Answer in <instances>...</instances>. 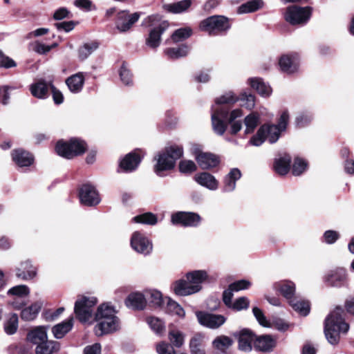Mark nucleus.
Returning <instances> with one entry per match:
<instances>
[{
    "instance_id": "1",
    "label": "nucleus",
    "mask_w": 354,
    "mask_h": 354,
    "mask_svg": "<svg viewBox=\"0 0 354 354\" xmlns=\"http://www.w3.org/2000/svg\"><path fill=\"white\" fill-rule=\"evenodd\" d=\"M344 316L343 308L336 307L325 319V336L328 342L333 345L339 342L341 333H346L349 329V325L345 322Z\"/></svg>"
},
{
    "instance_id": "2",
    "label": "nucleus",
    "mask_w": 354,
    "mask_h": 354,
    "mask_svg": "<svg viewBox=\"0 0 354 354\" xmlns=\"http://www.w3.org/2000/svg\"><path fill=\"white\" fill-rule=\"evenodd\" d=\"M183 154V149L179 145H171L166 147L156 158L157 162L154 166V171L158 176H161L164 171L172 169L176 161Z\"/></svg>"
},
{
    "instance_id": "3",
    "label": "nucleus",
    "mask_w": 354,
    "mask_h": 354,
    "mask_svg": "<svg viewBox=\"0 0 354 354\" xmlns=\"http://www.w3.org/2000/svg\"><path fill=\"white\" fill-rule=\"evenodd\" d=\"M158 20V16L152 15L147 17L143 21L145 26H154L149 30L145 39L146 45L152 49H156L160 46L161 43V35L168 27V24L166 21H162L156 25V21Z\"/></svg>"
},
{
    "instance_id": "4",
    "label": "nucleus",
    "mask_w": 354,
    "mask_h": 354,
    "mask_svg": "<svg viewBox=\"0 0 354 354\" xmlns=\"http://www.w3.org/2000/svg\"><path fill=\"white\" fill-rule=\"evenodd\" d=\"M86 149V143L77 138L71 139L69 142L60 140L57 142L55 147L57 153L67 159H71L84 153Z\"/></svg>"
},
{
    "instance_id": "5",
    "label": "nucleus",
    "mask_w": 354,
    "mask_h": 354,
    "mask_svg": "<svg viewBox=\"0 0 354 354\" xmlns=\"http://www.w3.org/2000/svg\"><path fill=\"white\" fill-rule=\"evenodd\" d=\"M95 297L82 296L75 303L74 312L82 323L89 322L93 317V307L97 304Z\"/></svg>"
},
{
    "instance_id": "6",
    "label": "nucleus",
    "mask_w": 354,
    "mask_h": 354,
    "mask_svg": "<svg viewBox=\"0 0 354 354\" xmlns=\"http://www.w3.org/2000/svg\"><path fill=\"white\" fill-rule=\"evenodd\" d=\"M227 18L221 15H214L203 20L199 25L200 30L209 35H218L230 28Z\"/></svg>"
},
{
    "instance_id": "7",
    "label": "nucleus",
    "mask_w": 354,
    "mask_h": 354,
    "mask_svg": "<svg viewBox=\"0 0 354 354\" xmlns=\"http://www.w3.org/2000/svg\"><path fill=\"white\" fill-rule=\"evenodd\" d=\"M312 9L309 6H288L284 12L285 20L291 25L306 24L310 18Z\"/></svg>"
},
{
    "instance_id": "8",
    "label": "nucleus",
    "mask_w": 354,
    "mask_h": 354,
    "mask_svg": "<svg viewBox=\"0 0 354 354\" xmlns=\"http://www.w3.org/2000/svg\"><path fill=\"white\" fill-rule=\"evenodd\" d=\"M168 338L172 346L165 342H162L156 346V351L158 354H187L185 353H176L174 346L180 348L185 342L184 334L176 330H171L169 332Z\"/></svg>"
},
{
    "instance_id": "9",
    "label": "nucleus",
    "mask_w": 354,
    "mask_h": 354,
    "mask_svg": "<svg viewBox=\"0 0 354 354\" xmlns=\"http://www.w3.org/2000/svg\"><path fill=\"white\" fill-rule=\"evenodd\" d=\"M198 323L208 328L217 329L226 322V317L222 315L209 313L204 311L196 313Z\"/></svg>"
},
{
    "instance_id": "10",
    "label": "nucleus",
    "mask_w": 354,
    "mask_h": 354,
    "mask_svg": "<svg viewBox=\"0 0 354 354\" xmlns=\"http://www.w3.org/2000/svg\"><path fill=\"white\" fill-rule=\"evenodd\" d=\"M228 115V110L222 107L215 109L212 108V125L214 132L218 135L223 136L225 132L227 124L225 122V119Z\"/></svg>"
},
{
    "instance_id": "11",
    "label": "nucleus",
    "mask_w": 354,
    "mask_h": 354,
    "mask_svg": "<svg viewBox=\"0 0 354 354\" xmlns=\"http://www.w3.org/2000/svg\"><path fill=\"white\" fill-rule=\"evenodd\" d=\"M130 243L131 248L136 252L144 255L150 254L153 249L151 241L140 232L133 233Z\"/></svg>"
},
{
    "instance_id": "12",
    "label": "nucleus",
    "mask_w": 354,
    "mask_h": 354,
    "mask_svg": "<svg viewBox=\"0 0 354 354\" xmlns=\"http://www.w3.org/2000/svg\"><path fill=\"white\" fill-rule=\"evenodd\" d=\"M95 321L97 324L94 327V333L98 337L114 333L120 328V321L118 317L110 319H95Z\"/></svg>"
},
{
    "instance_id": "13",
    "label": "nucleus",
    "mask_w": 354,
    "mask_h": 354,
    "mask_svg": "<svg viewBox=\"0 0 354 354\" xmlns=\"http://www.w3.org/2000/svg\"><path fill=\"white\" fill-rule=\"evenodd\" d=\"M171 221L174 225L195 227L199 224L201 217L198 214L193 212H178L171 215Z\"/></svg>"
},
{
    "instance_id": "14",
    "label": "nucleus",
    "mask_w": 354,
    "mask_h": 354,
    "mask_svg": "<svg viewBox=\"0 0 354 354\" xmlns=\"http://www.w3.org/2000/svg\"><path fill=\"white\" fill-rule=\"evenodd\" d=\"M79 197L81 203L87 206H94L100 202L98 192L93 185L89 184H85L81 187Z\"/></svg>"
},
{
    "instance_id": "15",
    "label": "nucleus",
    "mask_w": 354,
    "mask_h": 354,
    "mask_svg": "<svg viewBox=\"0 0 354 354\" xmlns=\"http://www.w3.org/2000/svg\"><path fill=\"white\" fill-rule=\"evenodd\" d=\"M279 65L281 71L292 74L298 71L299 57L297 53L283 55L279 59Z\"/></svg>"
},
{
    "instance_id": "16",
    "label": "nucleus",
    "mask_w": 354,
    "mask_h": 354,
    "mask_svg": "<svg viewBox=\"0 0 354 354\" xmlns=\"http://www.w3.org/2000/svg\"><path fill=\"white\" fill-rule=\"evenodd\" d=\"M140 15L137 12L130 15L127 10H122L118 13L116 19V28L120 32H126L139 19Z\"/></svg>"
},
{
    "instance_id": "17",
    "label": "nucleus",
    "mask_w": 354,
    "mask_h": 354,
    "mask_svg": "<svg viewBox=\"0 0 354 354\" xmlns=\"http://www.w3.org/2000/svg\"><path fill=\"white\" fill-rule=\"evenodd\" d=\"M186 279L189 281L192 287H189V292H198L202 289V284L207 278L208 274L205 270H194L186 274Z\"/></svg>"
},
{
    "instance_id": "18",
    "label": "nucleus",
    "mask_w": 354,
    "mask_h": 354,
    "mask_svg": "<svg viewBox=\"0 0 354 354\" xmlns=\"http://www.w3.org/2000/svg\"><path fill=\"white\" fill-rule=\"evenodd\" d=\"M234 335L238 338L240 350L246 352L252 350V343L254 344L256 335L250 330L244 328Z\"/></svg>"
},
{
    "instance_id": "19",
    "label": "nucleus",
    "mask_w": 354,
    "mask_h": 354,
    "mask_svg": "<svg viewBox=\"0 0 354 354\" xmlns=\"http://www.w3.org/2000/svg\"><path fill=\"white\" fill-rule=\"evenodd\" d=\"M346 274L344 269L339 268L329 271L324 277V281L328 286L340 287L345 283Z\"/></svg>"
},
{
    "instance_id": "20",
    "label": "nucleus",
    "mask_w": 354,
    "mask_h": 354,
    "mask_svg": "<svg viewBox=\"0 0 354 354\" xmlns=\"http://www.w3.org/2000/svg\"><path fill=\"white\" fill-rule=\"evenodd\" d=\"M275 290L279 291L287 300L295 298V284L290 281H281L276 282L272 286Z\"/></svg>"
},
{
    "instance_id": "21",
    "label": "nucleus",
    "mask_w": 354,
    "mask_h": 354,
    "mask_svg": "<svg viewBox=\"0 0 354 354\" xmlns=\"http://www.w3.org/2000/svg\"><path fill=\"white\" fill-rule=\"evenodd\" d=\"M13 162L19 167H28L33 162L34 158L31 153L22 149L13 150L12 152Z\"/></svg>"
},
{
    "instance_id": "22",
    "label": "nucleus",
    "mask_w": 354,
    "mask_h": 354,
    "mask_svg": "<svg viewBox=\"0 0 354 354\" xmlns=\"http://www.w3.org/2000/svg\"><path fill=\"white\" fill-rule=\"evenodd\" d=\"M195 181L202 187L214 191L218 187V181L209 173L201 172L194 176Z\"/></svg>"
},
{
    "instance_id": "23",
    "label": "nucleus",
    "mask_w": 354,
    "mask_h": 354,
    "mask_svg": "<svg viewBox=\"0 0 354 354\" xmlns=\"http://www.w3.org/2000/svg\"><path fill=\"white\" fill-rule=\"evenodd\" d=\"M37 274V269L29 260L20 263L16 269V276L23 280L33 279Z\"/></svg>"
},
{
    "instance_id": "24",
    "label": "nucleus",
    "mask_w": 354,
    "mask_h": 354,
    "mask_svg": "<svg viewBox=\"0 0 354 354\" xmlns=\"http://www.w3.org/2000/svg\"><path fill=\"white\" fill-rule=\"evenodd\" d=\"M84 80V73L79 72L68 77L66 80V84L71 92L73 93H78L83 88Z\"/></svg>"
},
{
    "instance_id": "25",
    "label": "nucleus",
    "mask_w": 354,
    "mask_h": 354,
    "mask_svg": "<svg viewBox=\"0 0 354 354\" xmlns=\"http://www.w3.org/2000/svg\"><path fill=\"white\" fill-rule=\"evenodd\" d=\"M196 161L202 169H209L216 167L219 160L216 156L211 153H201L196 156Z\"/></svg>"
},
{
    "instance_id": "26",
    "label": "nucleus",
    "mask_w": 354,
    "mask_h": 354,
    "mask_svg": "<svg viewBox=\"0 0 354 354\" xmlns=\"http://www.w3.org/2000/svg\"><path fill=\"white\" fill-rule=\"evenodd\" d=\"M140 161L139 155L136 153H129L120 161V168L124 172H131L138 167Z\"/></svg>"
},
{
    "instance_id": "27",
    "label": "nucleus",
    "mask_w": 354,
    "mask_h": 354,
    "mask_svg": "<svg viewBox=\"0 0 354 354\" xmlns=\"http://www.w3.org/2000/svg\"><path fill=\"white\" fill-rule=\"evenodd\" d=\"M146 295L140 292L130 294L125 299V304L128 308L135 310H142L145 308Z\"/></svg>"
},
{
    "instance_id": "28",
    "label": "nucleus",
    "mask_w": 354,
    "mask_h": 354,
    "mask_svg": "<svg viewBox=\"0 0 354 354\" xmlns=\"http://www.w3.org/2000/svg\"><path fill=\"white\" fill-rule=\"evenodd\" d=\"M276 345V339L270 335H263L256 337L254 348L259 351L269 352Z\"/></svg>"
},
{
    "instance_id": "29",
    "label": "nucleus",
    "mask_w": 354,
    "mask_h": 354,
    "mask_svg": "<svg viewBox=\"0 0 354 354\" xmlns=\"http://www.w3.org/2000/svg\"><path fill=\"white\" fill-rule=\"evenodd\" d=\"M248 83L262 97H269L272 93L271 87L260 77H251L248 80Z\"/></svg>"
},
{
    "instance_id": "30",
    "label": "nucleus",
    "mask_w": 354,
    "mask_h": 354,
    "mask_svg": "<svg viewBox=\"0 0 354 354\" xmlns=\"http://www.w3.org/2000/svg\"><path fill=\"white\" fill-rule=\"evenodd\" d=\"M117 310L115 307L109 303H104L100 304L95 313V320L118 317L116 316Z\"/></svg>"
},
{
    "instance_id": "31",
    "label": "nucleus",
    "mask_w": 354,
    "mask_h": 354,
    "mask_svg": "<svg viewBox=\"0 0 354 354\" xmlns=\"http://www.w3.org/2000/svg\"><path fill=\"white\" fill-rule=\"evenodd\" d=\"M30 91L35 97L45 99L48 97V86L44 80L40 79L30 86Z\"/></svg>"
},
{
    "instance_id": "32",
    "label": "nucleus",
    "mask_w": 354,
    "mask_h": 354,
    "mask_svg": "<svg viewBox=\"0 0 354 354\" xmlns=\"http://www.w3.org/2000/svg\"><path fill=\"white\" fill-rule=\"evenodd\" d=\"M241 176V171L237 168L230 170V173L225 176L224 180V186L223 191L225 192H231L236 187V181Z\"/></svg>"
},
{
    "instance_id": "33",
    "label": "nucleus",
    "mask_w": 354,
    "mask_h": 354,
    "mask_svg": "<svg viewBox=\"0 0 354 354\" xmlns=\"http://www.w3.org/2000/svg\"><path fill=\"white\" fill-rule=\"evenodd\" d=\"M146 302L153 307L162 308L166 301L162 297V293L156 290H149L145 291Z\"/></svg>"
},
{
    "instance_id": "34",
    "label": "nucleus",
    "mask_w": 354,
    "mask_h": 354,
    "mask_svg": "<svg viewBox=\"0 0 354 354\" xmlns=\"http://www.w3.org/2000/svg\"><path fill=\"white\" fill-rule=\"evenodd\" d=\"M291 158L288 154L276 158L274 162V171L279 175L286 174L290 169Z\"/></svg>"
},
{
    "instance_id": "35",
    "label": "nucleus",
    "mask_w": 354,
    "mask_h": 354,
    "mask_svg": "<svg viewBox=\"0 0 354 354\" xmlns=\"http://www.w3.org/2000/svg\"><path fill=\"white\" fill-rule=\"evenodd\" d=\"M239 100V97H236L232 92H227L221 97L216 98L215 100V104L212 105V108H215V109H218V107H222L228 110L227 106L228 105L234 104Z\"/></svg>"
},
{
    "instance_id": "36",
    "label": "nucleus",
    "mask_w": 354,
    "mask_h": 354,
    "mask_svg": "<svg viewBox=\"0 0 354 354\" xmlns=\"http://www.w3.org/2000/svg\"><path fill=\"white\" fill-rule=\"evenodd\" d=\"M27 339L35 344L45 342L47 340L46 328L43 326L35 328L28 333Z\"/></svg>"
},
{
    "instance_id": "37",
    "label": "nucleus",
    "mask_w": 354,
    "mask_h": 354,
    "mask_svg": "<svg viewBox=\"0 0 354 354\" xmlns=\"http://www.w3.org/2000/svg\"><path fill=\"white\" fill-rule=\"evenodd\" d=\"M73 325V319L71 317L55 326L52 332L55 338L61 339L72 329Z\"/></svg>"
},
{
    "instance_id": "38",
    "label": "nucleus",
    "mask_w": 354,
    "mask_h": 354,
    "mask_svg": "<svg viewBox=\"0 0 354 354\" xmlns=\"http://www.w3.org/2000/svg\"><path fill=\"white\" fill-rule=\"evenodd\" d=\"M42 306V303L35 302L30 306L24 308L21 312V318L25 321H32L36 318Z\"/></svg>"
},
{
    "instance_id": "39",
    "label": "nucleus",
    "mask_w": 354,
    "mask_h": 354,
    "mask_svg": "<svg viewBox=\"0 0 354 354\" xmlns=\"http://www.w3.org/2000/svg\"><path fill=\"white\" fill-rule=\"evenodd\" d=\"M192 5V0H183L173 3L165 4L163 8L167 12L178 14L186 11Z\"/></svg>"
},
{
    "instance_id": "40",
    "label": "nucleus",
    "mask_w": 354,
    "mask_h": 354,
    "mask_svg": "<svg viewBox=\"0 0 354 354\" xmlns=\"http://www.w3.org/2000/svg\"><path fill=\"white\" fill-rule=\"evenodd\" d=\"M204 336L198 333L192 337L189 342V348L192 354H205L203 348Z\"/></svg>"
},
{
    "instance_id": "41",
    "label": "nucleus",
    "mask_w": 354,
    "mask_h": 354,
    "mask_svg": "<svg viewBox=\"0 0 354 354\" xmlns=\"http://www.w3.org/2000/svg\"><path fill=\"white\" fill-rule=\"evenodd\" d=\"M263 6L262 0H251L245 3L241 4L237 9L239 14H245L255 12Z\"/></svg>"
},
{
    "instance_id": "42",
    "label": "nucleus",
    "mask_w": 354,
    "mask_h": 354,
    "mask_svg": "<svg viewBox=\"0 0 354 354\" xmlns=\"http://www.w3.org/2000/svg\"><path fill=\"white\" fill-rule=\"evenodd\" d=\"M173 290L174 292L179 296H187L194 294L195 292H189V287H192L189 281L186 279H180L173 283Z\"/></svg>"
},
{
    "instance_id": "43",
    "label": "nucleus",
    "mask_w": 354,
    "mask_h": 354,
    "mask_svg": "<svg viewBox=\"0 0 354 354\" xmlns=\"http://www.w3.org/2000/svg\"><path fill=\"white\" fill-rule=\"evenodd\" d=\"M233 343V340L230 337L225 335H220L216 337L212 342V345L214 348L225 353Z\"/></svg>"
},
{
    "instance_id": "44",
    "label": "nucleus",
    "mask_w": 354,
    "mask_h": 354,
    "mask_svg": "<svg viewBox=\"0 0 354 354\" xmlns=\"http://www.w3.org/2000/svg\"><path fill=\"white\" fill-rule=\"evenodd\" d=\"M97 48L98 44L95 41L84 44L77 50L79 59L81 61L86 59Z\"/></svg>"
},
{
    "instance_id": "45",
    "label": "nucleus",
    "mask_w": 354,
    "mask_h": 354,
    "mask_svg": "<svg viewBox=\"0 0 354 354\" xmlns=\"http://www.w3.org/2000/svg\"><path fill=\"white\" fill-rule=\"evenodd\" d=\"M292 308L300 315L306 316L310 312V306L308 301L299 300L297 297L288 301Z\"/></svg>"
},
{
    "instance_id": "46",
    "label": "nucleus",
    "mask_w": 354,
    "mask_h": 354,
    "mask_svg": "<svg viewBox=\"0 0 354 354\" xmlns=\"http://www.w3.org/2000/svg\"><path fill=\"white\" fill-rule=\"evenodd\" d=\"M189 51V47L182 45L178 48H168L165 50V55L171 59H178L186 56Z\"/></svg>"
},
{
    "instance_id": "47",
    "label": "nucleus",
    "mask_w": 354,
    "mask_h": 354,
    "mask_svg": "<svg viewBox=\"0 0 354 354\" xmlns=\"http://www.w3.org/2000/svg\"><path fill=\"white\" fill-rule=\"evenodd\" d=\"M132 221L137 223L154 225L158 222V218L156 215L151 212H146L134 216Z\"/></svg>"
},
{
    "instance_id": "48",
    "label": "nucleus",
    "mask_w": 354,
    "mask_h": 354,
    "mask_svg": "<svg viewBox=\"0 0 354 354\" xmlns=\"http://www.w3.org/2000/svg\"><path fill=\"white\" fill-rule=\"evenodd\" d=\"M244 123L245 125V133H252L259 123V115L256 113H252L245 118Z\"/></svg>"
},
{
    "instance_id": "49",
    "label": "nucleus",
    "mask_w": 354,
    "mask_h": 354,
    "mask_svg": "<svg viewBox=\"0 0 354 354\" xmlns=\"http://www.w3.org/2000/svg\"><path fill=\"white\" fill-rule=\"evenodd\" d=\"M265 126V136L266 138L269 141L270 143L276 142L282 131L279 129V127L275 124L264 125Z\"/></svg>"
},
{
    "instance_id": "50",
    "label": "nucleus",
    "mask_w": 354,
    "mask_h": 354,
    "mask_svg": "<svg viewBox=\"0 0 354 354\" xmlns=\"http://www.w3.org/2000/svg\"><path fill=\"white\" fill-rule=\"evenodd\" d=\"M167 305L165 310L168 313L176 315L180 317H183L185 315L184 309L176 301L166 297Z\"/></svg>"
},
{
    "instance_id": "51",
    "label": "nucleus",
    "mask_w": 354,
    "mask_h": 354,
    "mask_svg": "<svg viewBox=\"0 0 354 354\" xmlns=\"http://www.w3.org/2000/svg\"><path fill=\"white\" fill-rule=\"evenodd\" d=\"M57 342L46 340L37 344L35 348L36 354H52L57 349Z\"/></svg>"
},
{
    "instance_id": "52",
    "label": "nucleus",
    "mask_w": 354,
    "mask_h": 354,
    "mask_svg": "<svg viewBox=\"0 0 354 354\" xmlns=\"http://www.w3.org/2000/svg\"><path fill=\"white\" fill-rule=\"evenodd\" d=\"M29 294L30 289L26 285L15 286L8 290V295H12L21 299H26Z\"/></svg>"
},
{
    "instance_id": "53",
    "label": "nucleus",
    "mask_w": 354,
    "mask_h": 354,
    "mask_svg": "<svg viewBox=\"0 0 354 354\" xmlns=\"http://www.w3.org/2000/svg\"><path fill=\"white\" fill-rule=\"evenodd\" d=\"M18 328V315L15 313L11 314L4 324V330L8 335H13Z\"/></svg>"
},
{
    "instance_id": "54",
    "label": "nucleus",
    "mask_w": 354,
    "mask_h": 354,
    "mask_svg": "<svg viewBox=\"0 0 354 354\" xmlns=\"http://www.w3.org/2000/svg\"><path fill=\"white\" fill-rule=\"evenodd\" d=\"M192 34V30L189 27L179 28L171 35V39L177 43L189 38Z\"/></svg>"
},
{
    "instance_id": "55",
    "label": "nucleus",
    "mask_w": 354,
    "mask_h": 354,
    "mask_svg": "<svg viewBox=\"0 0 354 354\" xmlns=\"http://www.w3.org/2000/svg\"><path fill=\"white\" fill-rule=\"evenodd\" d=\"M150 328L156 333L161 334L165 331V326L162 321L157 317H150L147 319Z\"/></svg>"
},
{
    "instance_id": "56",
    "label": "nucleus",
    "mask_w": 354,
    "mask_h": 354,
    "mask_svg": "<svg viewBox=\"0 0 354 354\" xmlns=\"http://www.w3.org/2000/svg\"><path fill=\"white\" fill-rule=\"evenodd\" d=\"M313 119V115L310 112H302L295 118L296 126L302 128L308 125Z\"/></svg>"
},
{
    "instance_id": "57",
    "label": "nucleus",
    "mask_w": 354,
    "mask_h": 354,
    "mask_svg": "<svg viewBox=\"0 0 354 354\" xmlns=\"http://www.w3.org/2000/svg\"><path fill=\"white\" fill-rule=\"evenodd\" d=\"M307 162L302 158H295L292 165V172L294 176L301 175L307 168Z\"/></svg>"
},
{
    "instance_id": "58",
    "label": "nucleus",
    "mask_w": 354,
    "mask_h": 354,
    "mask_svg": "<svg viewBox=\"0 0 354 354\" xmlns=\"http://www.w3.org/2000/svg\"><path fill=\"white\" fill-rule=\"evenodd\" d=\"M250 301L246 297H241L236 299L229 307L233 310L240 311L249 307Z\"/></svg>"
},
{
    "instance_id": "59",
    "label": "nucleus",
    "mask_w": 354,
    "mask_h": 354,
    "mask_svg": "<svg viewBox=\"0 0 354 354\" xmlns=\"http://www.w3.org/2000/svg\"><path fill=\"white\" fill-rule=\"evenodd\" d=\"M265 126L259 128L257 133L250 140V144L256 147L260 146L265 140Z\"/></svg>"
},
{
    "instance_id": "60",
    "label": "nucleus",
    "mask_w": 354,
    "mask_h": 354,
    "mask_svg": "<svg viewBox=\"0 0 354 354\" xmlns=\"http://www.w3.org/2000/svg\"><path fill=\"white\" fill-rule=\"evenodd\" d=\"M196 165L192 160H183L179 163V170L181 173L189 174L196 170Z\"/></svg>"
},
{
    "instance_id": "61",
    "label": "nucleus",
    "mask_w": 354,
    "mask_h": 354,
    "mask_svg": "<svg viewBox=\"0 0 354 354\" xmlns=\"http://www.w3.org/2000/svg\"><path fill=\"white\" fill-rule=\"evenodd\" d=\"M120 76L122 82L127 86H130L133 83L132 75L130 71L124 66H122L120 71Z\"/></svg>"
},
{
    "instance_id": "62",
    "label": "nucleus",
    "mask_w": 354,
    "mask_h": 354,
    "mask_svg": "<svg viewBox=\"0 0 354 354\" xmlns=\"http://www.w3.org/2000/svg\"><path fill=\"white\" fill-rule=\"evenodd\" d=\"M250 286L251 283L249 281L245 279L236 281L230 285V288L234 292L248 289Z\"/></svg>"
},
{
    "instance_id": "63",
    "label": "nucleus",
    "mask_w": 354,
    "mask_h": 354,
    "mask_svg": "<svg viewBox=\"0 0 354 354\" xmlns=\"http://www.w3.org/2000/svg\"><path fill=\"white\" fill-rule=\"evenodd\" d=\"M252 312L260 325L264 327L269 326V322L260 308L254 307L252 309Z\"/></svg>"
},
{
    "instance_id": "64",
    "label": "nucleus",
    "mask_w": 354,
    "mask_h": 354,
    "mask_svg": "<svg viewBox=\"0 0 354 354\" xmlns=\"http://www.w3.org/2000/svg\"><path fill=\"white\" fill-rule=\"evenodd\" d=\"M240 100L243 102L242 105L248 109H251L254 106L255 97L252 94H247L245 93L241 94Z\"/></svg>"
}]
</instances>
